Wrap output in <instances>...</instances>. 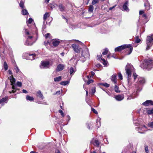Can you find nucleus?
<instances>
[{
  "instance_id": "nucleus-1",
  "label": "nucleus",
  "mask_w": 153,
  "mask_h": 153,
  "mask_svg": "<svg viewBox=\"0 0 153 153\" xmlns=\"http://www.w3.org/2000/svg\"><path fill=\"white\" fill-rule=\"evenodd\" d=\"M125 70L126 71V73L128 76L127 83L128 87L131 85V83L130 82V77H131V74L132 73H133V76L134 79L135 80L137 76V75L135 73H134V69L133 65L130 64H128L126 67ZM125 88L126 89H128V87L126 88L125 87Z\"/></svg>"
},
{
  "instance_id": "nucleus-2",
  "label": "nucleus",
  "mask_w": 153,
  "mask_h": 153,
  "mask_svg": "<svg viewBox=\"0 0 153 153\" xmlns=\"http://www.w3.org/2000/svg\"><path fill=\"white\" fill-rule=\"evenodd\" d=\"M137 81L135 84L137 91L136 92H133L130 97H128L127 98V100L134 98L137 95V91H140L142 90V87L145 82V80L143 77H138L137 78Z\"/></svg>"
},
{
  "instance_id": "nucleus-3",
  "label": "nucleus",
  "mask_w": 153,
  "mask_h": 153,
  "mask_svg": "<svg viewBox=\"0 0 153 153\" xmlns=\"http://www.w3.org/2000/svg\"><path fill=\"white\" fill-rule=\"evenodd\" d=\"M23 32L25 33V35L26 39V41L25 42L24 44L27 46L32 45L34 42L33 38L34 37V33L30 32L28 30L25 29L23 30Z\"/></svg>"
},
{
  "instance_id": "nucleus-4",
  "label": "nucleus",
  "mask_w": 153,
  "mask_h": 153,
  "mask_svg": "<svg viewBox=\"0 0 153 153\" xmlns=\"http://www.w3.org/2000/svg\"><path fill=\"white\" fill-rule=\"evenodd\" d=\"M126 48H127L126 51H128V54H130L133 50V48L131 44L125 45L118 47L115 49V52L120 51Z\"/></svg>"
},
{
  "instance_id": "nucleus-5",
  "label": "nucleus",
  "mask_w": 153,
  "mask_h": 153,
  "mask_svg": "<svg viewBox=\"0 0 153 153\" xmlns=\"http://www.w3.org/2000/svg\"><path fill=\"white\" fill-rule=\"evenodd\" d=\"M140 66L142 68L150 70L153 67V60H145L144 61L143 64L141 65Z\"/></svg>"
},
{
  "instance_id": "nucleus-6",
  "label": "nucleus",
  "mask_w": 153,
  "mask_h": 153,
  "mask_svg": "<svg viewBox=\"0 0 153 153\" xmlns=\"http://www.w3.org/2000/svg\"><path fill=\"white\" fill-rule=\"evenodd\" d=\"M82 57L80 60L83 62H84L87 58H88L90 57V54L89 53L88 49L85 47L82 50Z\"/></svg>"
},
{
  "instance_id": "nucleus-7",
  "label": "nucleus",
  "mask_w": 153,
  "mask_h": 153,
  "mask_svg": "<svg viewBox=\"0 0 153 153\" xmlns=\"http://www.w3.org/2000/svg\"><path fill=\"white\" fill-rule=\"evenodd\" d=\"M146 50L147 51L150 49L153 44V34L150 36H148L146 40Z\"/></svg>"
},
{
  "instance_id": "nucleus-8",
  "label": "nucleus",
  "mask_w": 153,
  "mask_h": 153,
  "mask_svg": "<svg viewBox=\"0 0 153 153\" xmlns=\"http://www.w3.org/2000/svg\"><path fill=\"white\" fill-rule=\"evenodd\" d=\"M136 130L140 133H144V131H147V127L145 125H140L139 127H136Z\"/></svg>"
},
{
  "instance_id": "nucleus-9",
  "label": "nucleus",
  "mask_w": 153,
  "mask_h": 153,
  "mask_svg": "<svg viewBox=\"0 0 153 153\" xmlns=\"http://www.w3.org/2000/svg\"><path fill=\"white\" fill-rule=\"evenodd\" d=\"M128 0H126L125 2L123 4V8L122 10L126 12H129V9L128 8Z\"/></svg>"
},
{
  "instance_id": "nucleus-10",
  "label": "nucleus",
  "mask_w": 153,
  "mask_h": 153,
  "mask_svg": "<svg viewBox=\"0 0 153 153\" xmlns=\"http://www.w3.org/2000/svg\"><path fill=\"white\" fill-rule=\"evenodd\" d=\"M59 10L61 12H63L65 11L66 8L62 4L59 3L57 5Z\"/></svg>"
},
{
  "instance_id": "nucleus-11",
  "label": "nucleus",
  "mask_w": 153,
  "mask_h": 153,
  "mask_svg": "<svg viewBox=\"0 0 153 153\" xmlns=\"http://www.w3.org/2000/svg\"><path fill=\"white\" fill-rule=\"evenodd\" d=\"M50 63L48 61H45L42 62L41 65L40 66L41 68H48Z\"/></svg>"
},
{
  "instance_id": "nucleus-12",
  "label": "nucleus",
  "mask_w": 153,
  "mask_h": 153,
  "mask_svg": "<svg viewBox=\"0 0 153 153\" xmlns=\"http://www.w3.org/2000/svg\"><path fill=\"white\" fill-rule=\"evenodd\" d=\"M72 47L73 48L74 51L76 53L79 52L81 49V48H79L78 45L75 44H72Z\"/></svg>"
},
{
  "instance_id": "nucleus-13",
  "label": "nucleus",
  "mask_w": 153,
  "mask_h": 153,
  "mask_svg": "<svg viewBox=\"0 0 153 153\" xmlns=\"http://www.w3.org/2000/svg\"><path fill=\"white\" fill-rule=\"evenodd\" d=\"M142 105L145 106L153 105V101L151 100H147L145 102H144Z\"/></svg>"
},
{
  "instance_id": "nucleus-14",
  "label": "nucleus",
  "mask_w": 153,
  "mask_h": 153,
  "mask_svg": "<svg viewBox=\"0 0 153 153\" xmlns=\"http://www.w3.org/2000/svg\"><path fill=\"white\" fill-rule=\"evenodd\" d=\"M91 143L93 144L94 146H99L100 143V142L97 140L93 138L92 140L91 141Z\"/></svg>"
},
{
  "instance_id": "nucleus-15",
  "label": "nucleus",
  "mask_w": 153,
  "mask_h": 153,
  "mask_svg": "<svg viewBox=\"0 0 153 153\" xmlns=\"http://www.w3.org/2000/svg\"><path fill=\"white\" fill-rule=\"evenodd\" d=\"M8 79L10 81L11 83V85H13L15 84L16 82V79L14 78L13 76L12 75L8 77Z\"/></svg>"
},
{
  "instance_id": "nucleus-16",
  "label": "nucleus",
  "mask_w": 153,
  "mask_h": 153,
  "mask_svg": "<svg viewBox=\"0 0 153 153\" xmlns=\"http://www.w3.org/2000/svg\"><path fill=\"white\" fill-rule=\"evenodd\" d=\"M64 68V65L63 64H59L56 69L57 71H62Z\"/></svg>"
},
{
  "instance_id": "nucleus-17",
  "label": "nucleus",
  "mask_w": 153,
  "mask_h": 153,
  "mask_svg": "<svg viewBox=\"0 0 153 153\" xmlns=\"http://www.w3.org/2000/svg\"><path fill=\"white\" fill-rule=\"evenodd\" d=\"M36 95L37 97L41 99H43L44 98V97L43 96L42 93L40 90L38 91L36 93Z\"/></svg>"
},
{
  "instance_id": "nucleus-18",
  "label": "nucleus",
  "mask_w": 153,
  "mask_h": 153,
  "mask_svg": "<svg viewBox=\"0 0 153 153\" xmlns=\"http://www.w3.org/2000/svg\"><path fill=\"white\" fill-rule=\"evenodd\" d=\"M59 41L56 39L52 40V43L53 46L54 47L57 46L59 45Z\"/></svg>"
},
{
  "instance_id": "nucleus-19",
  "label": "nucleus",
  "mask_w": 153,
  "mask_h": 153,
  "mask_svg": "<svg viewBox=\"0 0 153 153\" xmlns=\"http://www.w3.org/2000/svg\"><path fill=\"white\" fill-rule=\"evenodd\" d=\"M116 76H117L116 74H114L112 76L111 78V81L113 82L115 84H117Z\"/></svg>"
},
{
  "instance_id": "nucleus-20",
  "label": "nucleus",
  "mask_w": 153,
  "mask_h": 153,
  "mask_svg": "<svg viewBox=\"0 0 153 153\" xmlns=\"http://www.w3.org/2000/svg\"><path fill=\"white\" fill-rule=\"evenodd\" d=\"M115 99L118 101H121L123 100L124 98L123 96L121 95H118L115 97Z\"/></svg>"
},
{
  "instance_id": "nucleus-21",
  "label": "nucleus",
  "mask_w": 153,
  "mask_h": 153,
  "mask_svg": "<svg viewBox=\"0 0 153 153\" xmlns=\"http://www.w3.org/2000/svg\"><path fill=\"white\" fill-rule=\"evenodd\" d=\"M28 55L29 59L31 60L35 59L36 55L35 54H29Z\"/></svg>"
},
{
  "instance_id": "nucleus-22",
  "label": "nucleus",
  "mask_w": 153,
  "mask_h": 153,
  "mask_svg": "<svg viewBox=\"0 0 153 153\" xmlns=\"http://www.w3.org/2000/svg\"><path fill=\"white\" fill-rule=\"evenodd\" d=\"M76 70L75 68L71 67L70 68L69 71L70 74H74L76 71Z\"/></svg>"
},
{
  "instance_id": "nucleus-23",
  "label": "nucleus",
  "mask_w": 153,
  "mask_h": 153,
  "mask_svg": "<svg viewBox=\"0 0 153 153\" xmlns=\"http://www.w3.org/2000/svg\"><path fill=\"white\" fill-rule=\"evenodd\" d=\"M12 88L13 89V90H12L11 91H9V92L10 94L12 93H14L16 92V90H18V89L14 85H12Z\"/></svg>"
},
{
  "instance_id": "nucleus-24",
  "label": "nucleus",
  "mask_w": 153,
  "mask_h": 153,
  "mask_svg": "<svg viewBox=\"0 0 153 153\" xmlns=\"http://www.w3.org/2000/svg\"><path fill=\"white\" fill-rule=\"evenodd\" d=\"M14 69L15 71H16V73H20L21 72L16 64H15V65H14Z\"/></svg>"
},
{
  "instance_id": "nucleus-25",
  "label": "nucleus",
  "mask_w": 153,
  "mask_h": 153,
  "mask_svg": "<svg viewBox=\"0 0 153 153\" xmlns=\"http://www.w3.org/2000/svg\"><path fill=\"white\" fill-rule=\"evenodd\" d=\"M100 120H101V119H100V118H98L97 120V122H96L97 126L98 128L100 127L101 126Z\"/></svg>"
},
{
  "instance_id": "nucleus-26",
  "label": "nucleus",
  "mask_w": 153,
  "mask_h": 153,
  "mask_svg": "<svg viewBox=\"0 0 153 153\" xmlns=\"http://www.w3.org/2000/svg\"><path fill=\"white\" fill-rule=\"evenodd\" d=\"M144 6L146 7V9L147 10H148L150 9V4L148 1L147 3L144 4Z\"/></svg>"
},
{
  "instance_id": "nucleus-27",
  "label": "nucleus",
  "mask_w": 153,
  "mask_h": 153,
  "mask_svg": "<svg viewBox=\"0 0 153 153\" xmlns=\"http://www.w3.org/2000/svg\"><path fill=\"white\" fill-rule=\"evenodd\" d=\"M8 98V97L7 96H6L4 98L2 99L1 100H0V104L2 102H5V101H7Z\"/></svg>"
},
{
  "instance_id": "nucleus-28",
  "label": "nucleus",
  "mask_w": 153,
  "mask_h": 153,
  "mask_svg": "<svg viewBox=\"0 0 153 153\" xmlns=\"http://www.w3.org/2000/svg\"><path fill=\"white\" fill-rule=\"evenodd\" d=\"M99 84L101 85H102L104 86V87L108 88L109 87L110 85L109 84H108L107 83H100Z\"/></svg>"
},
{
  "instance_id": "nucleus-29",
  "label": "nucleus",
  "mask_w": 153,
  "mask_h": 153,
  "mask_svg": "<svg viewBox=\"0 0 153 153\" xmlns=\"http://www.w3.org/2000/svg\"><path fill=\"white\" fill-rule=\"evenodd\" d=\"M62 79L61 76H59L54 78V81L55 82H58L61 81Z\"/></svg>"
},
{
  "instance_id": "nucleus-30",
  "label": "nucleus",
  "mask_w": 153,
  "mask_h": 153,
  "mask_svg": "<svg viewBox=\"0 0 153 153\" xmlns=\"http://www.w3.org/2000/svg\"><path fill=\"white\" fill-rule=\"evenodd\" d=\"M3 67L4 68L5 71H6L8 69V66L7 63L6 61L4 62Z\"/></svg>"
},
{
  "instance_id": "nucleus-31",
  "label": "nucleus",
  "mask_w": 153,
  "mask_h": 153,
  "mask_svg": "<svg viewBox=\"0 0 153 153\" xmlns=\"http://www.w3.org/2000/svg\"><path fill=\"white\" fill-rule=\"evenodd\" d=\"M33 19L31 18H30L28 20L27 22V26L30 27L29 24H30L33 22Z\"/></svg>"
},
{
  "instance_id": "nucleus-32",
  "label": "nucleus",
  "mask_w": 153,
  "mask_h": 153,
  "mask_svg": "<svg viewBox=\"0 0 153 153\" xmlns=\"http://www.w3.org/2000/svg\"><path fill=\"white\" fill-rule=\"evenodd\" d=\"M69 83V81H64L61 82L60 83V84L62 85H65L68 84Z\"/></svg>"
},
{
  "instance_id": "nucleus-33",
  "label": "nucleus",
  "mask_w": 153,
  "mask_h": 153,
  "mask_svg": "<svg viewBox=\"0 0 153 153\" xmlns=\"http://www.w3.org/2000/svg\"><path fill=\"white\" fill-rule=\"evenodd\" d=\"M114 90L117 93H119L120 92V90H119V87L116 85V84H115Z\"/></svg>"
},
{
  "instance_id": "nucleus-34",
  "label": "nucleus",
  "mask_w": 153,
  "mask_h": 153,
  "mask_svg": "<svg viewBox=\"0 0 153 153\" xmlns=\"http://www.w3.org/2000/svg\"><path fill=\"white\" fill-rule=\"evenodd\" d=\"M49 16V13H46L44 15L43 19L44 21H45L47 18L48 16Z\"/></svg>"
},
{
  "instance_id": "nucleus-35",
  "label": "nucleus",
  "mask_w": 153,
  "mask_h": 153,
  "mask_svg": "<svg viewBox=\"0 0 153 153\" xmlns=\"http://www.w3.org/2000/svg\"><path fill=\"white\" fill-rule=\"evenodd\" d=\"M147 113L148 114H153V108L151 110H147L146 111Z\"/></svg>"
},
{
  "instance_id": "nucleus-36",
  "label": "nucleus",
  "mask_w": 153,
  "mask_h": 153,
  "mask_svg": "<svg viewBox=\"0 0 153 153\" xmlns=\"http://www.w3.org/2000/svg\"><path fill=\"white\" fill-rule=\"evenodd\" d=\"M26 99L27 100L33 101L34 100V98L33 97L27 95L26 96Z\"/></svg>"
},
{
  "instance_id": "nucleus-37",
  "label": "nucleus",
  "mask_w": 153,
  "mask_h": 153,
  "mask_svg": "<svg viewBox=\"0 0 153 153\" xmlns=\"http://www.w3.org/2000/svg\"><path fill=\"white\" fill-rule=\"evenodd\" d=\"M22 14L23 15H26L28 14L27 10L24 9H22Z\"/></svg>"
},
{
  "instance_id": "nucleus-38",
  "label": "nucleus",
  "mask_w": 153,
  "mask_h": 153,
  "mask_svg": "<svg viewBox=\"0 0 153 153\" xmlns=\"http://www.w3.org/2000/svg\"><path fill=\"white\" fill-rule=\"evenodd\" d=\"M94 10V7L92 5H91L89 6L88 11L89 12H92Z\"/></svg>"
},
{
  "instance_id": "nucleus-39",
  "label": "nucleus",
  "mask_w": 153,
  "mask_h": 153,
  "mask_svg": "<svg viewBox=\"0 0 153 153\" xmlns=\"http://www.w3.org/2000/svg\"><path fill=\"white\" fill-rule=\"evenodd\" d=\"M141 40L139 39V37L138 36H137L135 37V42L137 43H139L140 42Z\"/></svg>"
},
{
  "instance_id": "nucleus-40",
  "label": "nucleus",
  "mask_w": 153,
  "mask_h": 153,
  "mask_svg": "<svg viewBox=\"0 0 153 153\" xmlns=\"http://www.w3.org/2000/svg\"><path fill=\"white\" fill-rule=\"evenodd\" d=\"M108 51V49L107 48H105V51L102 53L103 55H106L107 54Z\"/></svg>"
},
{
  "instance_id": "nucleus-41",
  "label": "nucleus",
  "mask_w": 153,
  "mask_h": 153,
  "mask_svg": "<svg viewBox=\"0 0 153 153\" xmlns=\"http://www.w3.org/2000/svg\"><path fill=\"white\" fill-rule=\"evenodd\" d=\"M145 151L146 153H149V150L148 149V147L147 146H146L145 147Z\"/></svg>"
},
{
  "instance_id": "nucleus-42",
  "label": "nucleus",
  "mask_w": 153,
  "mask_h": 153,
  "mask_svg": "<svg viewBox=\"0 0 153 153\" xmlns=\"http://www.w3.org/2000/svg\"><path fill=\"white\" fill-rule=\"evenodd\" d=\"M99 1V0H93V1L92 2V4L93 5H94L96 3H98Z\"/></svg>"
},
{
  "instance_id": "nucleus-43",
  "label": "nucleus",
  "mask_w": 153,
  "mask_h": 153,
  "mask_svg": "<svg viewBox=\"0 0 153 153\" xmlns=\"http://www.w3.org/2000/svg\"><path fill=\"white\" fill-rule=\"evenodd\" d=\"M24 3L22 1H20L19 4V6L22 8V9L24 8Z\"/></svg>"
},
{
  "instance_id": "nucleus-44",
  "label": "nucleus",
  "mask_w": 153,
  "mask_h": 153,
  "mask_svg": "<svg viewBox=\"0 0 153 153\" xmlns=\"http://www.w3.org/2000/svg\"><path fill=\"white\" fill-rule=\"evenodd\" d=\"M137 121L134 120V124H135V125L136 126H139V121H138V120H137Z\"/></svg>"
},
{
  "instance_id": "nucleus-45",
  "label": "nucleus",
  "mask_w": 153,
  "mask_h": 153,
  "mask_svg": "<svg viewBox=\"0 0 153 153\" xmlns=\"http://www.w3.org/2000/svg\"><path fill=\"white\" fill-rule=\"evenodd\" d=\"M96 92L95 88H93L91 89V94L94 95Z\"/></svg>"
},
{
  "instance_id": "nucleus-46",
  "label": "nucleus",
  "mask_w": 153,
  "mask_h": 153,
  "mask_svg": "<svg viewBox=\"0 0 153 153\" xmlns=\"http://www.w3.org/2000/svg\"><path fill=\"white\" fill-rule=\"evenodd\" d=\"M49 7L52 10L54 8L55 6L52 4H50L49 5Z\"/></svg>"
},
{
  "instance_id": "nucleus-47",
  "label": "nucleus",
  "mask_w": 153,
  "mask_h": 153,
  "mask_svg": "<svg viewBox=\"0 0 153 153\" xmlns=\"http://www.w3.org/2000/svg\"><path fill=\"white\" fill-rule=\"evenodd\" d=\"M59 112L61 113V114L62 117H64L65 116L64 113L62 110H59Z\"/></svg>"
},
{
  "instance_id": "nucleus-48",
  "label": "nucleus",
  "mask_w": 153,
  "mask_h": 153,
  "mask_svg": "<svg viewBox=\"0 0 153 153\" xmlns=\"http://www.w3.org/2000/svg\"><path fill=\"white\" fill-rule=\"evenodd\" d=\"M118 77L120 79L122 80L123 79V76L122 74L120 73H119L118 74Z\"/></svg>"
},
{
  "instance_id": "nucleus-49",
  "label": "nucleus",
  "mask_w": 153,
  "mask_h": 153,
  "mask_svg": "<svg viewBox=\"0 0 153 153\" xmlns=\"http://www.w3.org/2000/svg\"><path fill=\"white\" fill-rule=\"evenodd\" d=\"M17 85L19 87H21L22 85V83L21 82L18 81L17 82Z\"/></svg>"
},
{
  "instance_id": "nucleus-50",
  "label": "nucleus",
  "mask_w": 153,
  "mask_h": 153,
  "mask_svg": "<svg viewBox=\"0 0 153 153\" xmlns=\"http://www.w3.org/2000/svg\"><path fill=\"white\" fill-rule=\"evenodd\" d=\"M149 126L151 128H153V122L149 123L148 124Z\"/></svg>"
},
{
  "instance_id": "nucleus-51",
  "label": "nucleus",
  "mask_w": 153,
  "mask_h": 153,
  "mask_svg": "<svg viewBox=\"0 0 153 153\" xmlns=\"http://www.w3.org/2000/svg\"><path fill=\"white\" fill-rule=\"evenodd\" d=\"M101 60L103 61V64L104 65H106L107 64V63L105 61V60L104 59H101Z\"/></svg>"
},
{
  "instance_id": "nucleus-52",
  "label": "nucleus",
  "mask_w": 153,
  "mask_h": 153,
  "mask_svg": "<svg viewBox=\"0 0 153 153\" xmlns=\"http://www.w3.org/2000/svg\"><path fill=\"white\" fill-rule=\"evenodd\" d=\"M93 80L92 79H90L87 82V84L88 85H89L90 83H92L93 82Z\"/></svg>"
},
{
  "instance_id": "nucleus-53",
  "label": "nucleus",
  "mask_w": 153,
  "mask_h": 153,
  "mask_svg": "<svg viewBox=\"0 0 153 153\" xmlns=\"http://www.w3.org/2000/svg\"><path fill=\"white\" fill-rule=\"evenodd\" d=\"M91 111L94 113L96 114H98V112L95 109L93 108H91Z\"/></svg>"
},
{
  "instance_id": "nucleus-54",
  "label": "nucleus",
  "mask_w": 153,
  "mask_h": 153,
  "mask_svg": "<svg viewBox=\"0 0 153 153\" xmlns=\"http://www.w3.org/2000/svg\"><path fill=\"white\" fill-rule=\"evenodd\" d=\"M44 44L46 45L47 44H49V45H50L51 43L49 41L47 40L46 42L45 41L44 42Z\"/></svg>"
},
{
  "instance_id": "nucleus-55",
  "label": "nucleus",
  "mask_w": 153,
  "mask_h": 153,
  "mask_svg": "<svg viewBox=\"0 0 153 153\" xmlns=\"http://www.w3.org/2000/svg\"><path fill=\"white\" fill-rule=\"evenodd\" d=\"M71 119L70 116L69 115H67L66 116V120L68 121H69Z\"/></svg>"
},
{
  "instance_id": "nucleus-56",
  "label": "nucleus",
  "mask_w": 153,
  "mask_h": 153,
  "mask_svg": "<svg viewBox=\"0 0 153 153\" xmlns=\"http://www.w3.org/2000/svg\"><path fill=\"white\" fill-rule=\"evenodd\" d=\"M102 55L101 54H100V55H98L97 56V59L100 60V59H101V58L102 57Z\"/></svg>"
},
{
  "instance_id": "nucleus-57",
  "label": "nucleus",
  "mask_w": 153,
  "mask_h": 153,
  "mask_svg": "<svg viewBox=\"0 0 153 153\" xmlns=\"http://www.w3.org/2000/svg\"><path fill=\"white\" fill-rule=\"evenodd\" d=\"M51 34L50 33H47L45 35V37L46 38H47Z\"/></svg>"
},
{
  "instance_id": "nucleus-58",
  "label": "nucleus",
  "mask_w": 153,
  "mask_h": 153,
  "mask_svg": "<svg viewBox=\"0 0 153 153\" xmlns=\"http://www.w3.org/2000/svg\"><path fill=\"white\" fill-rule=\"evenodd\" d=\"M116 6V5H115L113 6L112 7H110L109 8V10H112L113 9H114V8Z\"/></svg>"
},
{
  "instance_id": "nucleus-59",
  "label": "nucleus",
  "mask_w": 153,
  "mask_h": 153,
  "mask_svg": "<svg viewBox=\"0 0 153 153\" xmlns=\"http://www.w3.org/2000/svg\"><path fill=\"white\" fill-rule=\"evenodd\" d=\"M144 13L143 10H140L139 11V14L140 15L143 14Z\"/></svg>"
},
{
  "instance_id": "nucleus-60",
  "label": "nucleus",
  "mask_w": 153,
  "mask_h": 153,
  "mask_svg": "<svg viewBox=\"0 0 153 153\" xmlns=\"http://www.w3.org/2000/svg\"><path fill=\"white\" fill-rule=\"evenodd\" d=\"M142 16L143 18H144V19H146V17H147V16H146V14H143V15H142Z\"/></svg>"
},
{
  "instance_id": "nucleus-61",
  "label": "nucleus",
  "mask_w": 153,
  "mask_h": 153,
  "mask_svg": "<svg viewBox=\"0 0 153 153\" xmlns=\"http://www.w3.org/2000/svg\"><path fill=\"white\" fill-rule=\"evenodd\" d=\"M22 92L24 93H27V92L26 90L23 89L22 90Z\"/></svg>"
},
{
  "instance_id": "nucleus-62",
  "label": "nucleus",
  "mask_w": 153,
  "mask_h": 153,
  "mask_svg": "<svg viewBox=\"0 0 153 153\" xmlns=\"http://www.w3.org/2000/svg\"><path fill=\"white\" fill-rule=\"evenodd\" d=\"M91 74L92 77L94 75H95L94 72L93 71H91Z\"/></svg>"
},
{
  "instance_id": "nucleus-63",
  "label": "nucleus",
  "mask_w": 153,
  "mask_h": 153,
  "mask_svg": "<svg viewBox=\"0 0 153 153\" xmlns=\"http://www.w3.org/2000/svg\"><path fill=\"white\" fill-rule=\"evenodd\" d=\"M34 30L35 31V33H36V35H37V32L36 31V28L35 27H34Z\"/></svg>"
},
{
  "instance_id": "nucleus-64",
  "label": "nucleus",
  "mask_w": 153,
  "mask_h": 153,
  "mask_svg": "<svg viewBox=\"0 0 153 153\" xmlns=\"http://www.w3.org/2000/svg\"><path fill=\"white\" fill-rule=\"evenodd\" d=\"M55 153H61L60 151L58 150H56L55 151Z\"/></svg>"
}]
</instances>
